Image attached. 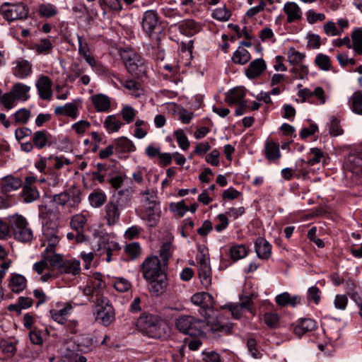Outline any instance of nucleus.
Wrapping results in <instances>:
<instances>
[{"mask_svg":"<svg viewBox=\"0 0 362 362\" xmlns=\"http://www.w3.org/2000/svg\"><path fill=\"white\" fill-rule=\"evenodd\" d=\"M114 144L115 151L118 153H130L136 150L133 142L125 136L115 139Z\"/></svg>","mask_w":362,"mask_h":362,"instance_id":"5701e85b","label":"nucleus"},{"mask_svg":"<svg viewBox=\"0 0 362 362\" xmlns=\"http://www.w3.org/2000/svg\"><path fill=\"white\" fill-rule=\"evenodd\" d=\"M316 65L324 71H328L331 66L329 57L324 54H318L315 59Z\"/></svg>","mask_w":362,"mask_h":362,"instance_id":"8fccbe9b","label":"nucleus"},{"mask_svg":"<svg viewBox=\"0 0 362 362\" xmlns=\"http://www.w3.org/2000/svg\"><path fill=\"white\" fill-rule=\"evenodd\" d=\"M211 16L217 21L226 22L230 19L231 12L226 6H223V7L215 8L211 13Z\"/></svg>","mask_w":362,"mask_h":362,"instance_id":"ea45409f","label":"nucleus"},{"mask_svg":"<svg viewBox=\"0 0 362 362\" xmlns=\"http://www.w3.org/2000/svg\"><path fill=\"white\" fill-rule=\"evenodd\" d=\"M57 115H63L76 119L78 115V110L76 104L70 103L63 106H57L54 109Z\"/></svg>","mask_w":362,"mask_h":362,"instance_id":"b1692460","label":"nucleus"},{"mask_svg":"<svg viewBox=\"0 0 362 362\" xmlns=\"http://www.w3.org/2000/svg\"><path fill=\"white\" fill-rule=\"evenodd\" d=\"M284 11L287 15V21L292 23L298 21L302 17L300 7L295 2H287L284 4Z\"/></svg>","mask_w":362,"mask_h":362,"instance_id":"6ab92c4d","label":"nucleus"},{"mask_svg":"<svg viewBox=\"0 0 362 362\" xmlns=\"http://www.w3.org/2000/svg\"><path fill=\"white\" fill-rule=\"evenodd\" d=\"M250 52L244 47L239 46L233 53L231 59L235 64L243 65L247 63L250 60Z\"/></svg>","mask_w":362,"mask_h":362,"instance_id":"c85d7f7f","label":"nucleus"},{"mask_svg":"<svg viewBox=\"0 0 362 362\" xmlns=\"http://www.w3.org/2000/svg\"><path fill=\"white\" fill-rule=\"evenodd\" d=\"M90 127V124L89 122L86 120H80L78 122H76L72 124L71 128L74 129L78 134H83L89 127Z\"/></svg>","mask_w":362,"mask_h":362,"instance_id":"774afa93","label":"nucleus"},{"mask_svg":"<svg viewBox=\"0 0 362 362\" xmlns=\"http://www.w3.org/2000/svg\"><path fill=\"white\" fill-rule=\"evenodd\" d=\"M86 222V217L81 214H78L74 215L71 218L70 224L74 230H75L76 232H80L83 230Z\"/></svg>","mask_w":362,"mask_h":362,"instance_id":"a19ab883","label":"nucleus"},{"mask_svg":"<svg viewBox=\"0 0 362 362\" xmlns=\"http://www.w3.org/2000/svg\"><path fill=\"white\" fill-rule=\"evenodd\" d=\"M49 165H52L55 169H60L64 165L70 164L69 160L62 156H53L48 157Z\"/></svg>","mask_w":362,"mask_h":362,"instance_id":"5fc2aeb1","label":"nucleus"},{"mask_svg":"<svg viewBox=\"0 0 362 362\" xmlns=\"http://www.w3.org/2000/svg\"><path fill=\"white\" fill-rule=\"evenodd\" d=\"M175 137L180 148L184 151H186L189 147V141L182 129H177L175 132Z\"/></svg>","mask_w":362,"mask_h":362,"instance_id":"37998d69","label":"nucleus"},{"mask_svg":"<svg viewBox=\"0 0 362 362\" xmlns=\"http://www.w3.org/2000/svg\"><path fill=\"white\" fill-rule=\"evenodd\" d=\"M247 253L248 250L244 245H234L230 248V257L234 261L245 257Z\"/></svg>","mask_w":362,"mask_h":362,"instance_id":"e433bc0d","label":"nucleus"},{"mask_svg":"<svg viewBox=\"0 0 362 362\" xmlns=\"http://www.w3.org/2000/svg\"><path fill=\"white\" fill-rule=\"evenodd\" d=\"M80 261L75 259H64L59 265V272L61 274H71L73 276L78 275L81 272Z\"/></svg>","mask_w":362,"mask_h":362,"instance_id":"dca6fc26","label":"nucleus"},{"mask_svg":"<svg viewBox=\"0 0 362 362\" xmlns=\"http://www.w3.org/2000/svg\"><path fill=\"white\" fill-rule=\"evenodd\" d=\"M90 100L97 112H107L111 107L110 98L105 94L99 93L90 97Z\"/></svg>","mask_w":362,"mask_h":362,"instance_id":"2eb2a0df","label":"nucleus"},{"mask_svg":"<svg viewBox=\"0 0 362 362\" xmlns=\"http://www.w3.org/2000/svg\"><path fill=\"white\" fill-rule=\"evenodd\" d=\"M169 208L171 211L176 213L180 217H182L188 211V206L185 204L184 200L177 203H171Z\"/></svg>","mask_w":362,"mask_h":362,"instance_id":"864d4df0","label":"nucleus"},{"mask_svg":"<svg viewBox=\"0 0 362 362\" xmlns=\"http://www.w3.org/2000/svg\"><path fill=\"white\" fill-rule=\"evenodd\" d=\"M158 23V17L156 11L153 10L146 11L142 18V28L144 30L151 35Z\"/></svg>","mask_w":362,"mask_h":362,"instance_id":"9b49d317","label":"nucleus"},{"mask_svg":"<svg viewBox=\"0 0 362 362\" xmlns=\"http://www.w3.org/2000/svg\"><path fill=\"white\" fill-rule=\"evenodd\" d=\"M247 346L249 352L254 358H260L262 354L259 349L257 341L255 339H249L247 341Z\"/></svg>","mask_w":362,"mask_h":362,"instance_id":"13d9d810","label":"nucleus"},{"mask_svg":"<svg viewBox=\"0 0 362 362\" xmlns=\"http://www.w3.org/2000/svg\"><path fill=\"white\" fill-rule=\"evenodd\" d=\"M107 197L103 191L93 192L88 196L90 204L95 208L100 207L106 201Z\"/></svg>","mask_w":362,"mask_h":362,"instance_id":"4c0bfd02","label":"nucleus"},{"mask_svg":"<svg viewBox=\"0 0 362 362\" xmlns=\"http://www.w3.org/2000/svg\"><path fill=\"white\" fill-rule=\"evenodd\" d=\"M267 65L262 59H256L252 61L245 70V75L250 79L259 76L266 69Z\"/></svg>","mask_w":362,"mask_h":362,"instance_id":"ddd939ff","label":"nucleus"},{"mask_svg":"<svg viewBox=\"0 0 362 362\" xmlns=\"http://www.w3.org/2000/svg\"><path fill=\"white\" fill-rule=\"evenodd\" d=\"M0 13L5 21L12 22L26 19L29 15V9L22 3L4 2L0 7Z\"/></svg>","mask_w":362,"mask_h":362,"instance_id":"423d86ee","label":"nucleus"},{"mask_svg":"<svg viewBox=\"0 0 362 362\" xmlns=\"http://www.w3.org/2000/svg\"><path fill=\"white\" fill-rule=\"evenodd\" d=\"M199 276L202 284L208 288L211 284V267H204L198 268Z\"/></svg>","mask_w":362,"mask_h":362,"instance_id":"58836bf2","label":"nucleus"},{"mask_svg":"<svg viewBox=\"0 0 362 362\" xmlns=\"http://www.w3.org/2000/svg\"><path fill=\"white\" fill-rule=\"evenodd\" d=\"M143 207L141 218L147 221L149 226H156L161 214L159 202L144 205Z\"/></svg>","mask_w":362,"mask_h":362,"instance_id":"1a4fd4ad","label":"nucleus"},{"mask_svg":"<svg viewBox=\"0 0 362 362\" xmlns=\"http://www.w3.org/2000/svg\"><path fill=\"white\" fill-rule=\"evenodd\" d=\"M257 255L262 259H268L272 255V245L264 238L258 237L255 242Z\"/></svg>","mask_w":362,"mask_h":362,"instance_id":"4468645a","label":"nucleus"},{"mask_svg":"<svg viewBox=\"0 0 362 362\" xmlns=\"http://www.w3.org/2000/svg\"><path fill=\"white\" fill-rule=\"evenodd\" d=\"M30 90V86L21 83H15L11 89L16 99L22 100H27L29 98Z\"/></svg>","mask_w":362,"mask_h":362,"instance_id":"2f4dec72","label":"nucleus"},{"mask_svg":"<svg viewBox=\"0 0 362 362\" xmlns=\"http://www.w3.org/2000/svg\"><path fill=\"white\" fill-rule=\"evenodd\" d=\"M53 49V42L48 38L41 39L38 43L34 45L33 49L38 54H48Z\"/></svg>","mask_w":362,"mask_h":362,"instance_id":"473e14b6","label":"nucleus"},{"mask_svg":"<svg viewBox=\"0 0 362 362\" xmlns=\"http://www.w3.org/2000/svg\"><path fill=\"white\" fill-rule=\"evenodd\" d=\"M120 56L128 71L137 77L146 74L148 66L144 59L132 49H123Z\"/></svg>","mask_w":362,"mask_h":362,"instance_id":"20e7f679","label":"nucleus"},{"mask_svg":"<svg viewBox=\"0 0 362 362\" xmlns=\"http://www.w3.org/2000/svg\"><path fill=\"white\" fill-rule=\"evenodd\" d=\"M337 59L342 67L354 66L356 64V60L354 58H349L346 53L338 54L337 55Z\"/></svg>","mask_w":362,"mask_h":362,"instance_id":"0e129e2a","label":"nucleus"},{"mask_svg":"<svg viewBox=\"0 0 362 362\" xmlns=\"http://www.w3.org/2000/svg\"><path fill=\"white\" fill-rule=\"evenodd\" d=\"M196 261L198 268L210 266V261L208 252L203 248L199 249V253L197 255Z\"/></svg>","mask_w":362,"mask_h":362,"instance_id":"4d7b16f0","label":"nucleus"},{"mask_svg":"<svg viewBox=\"0 0 362 362\" xmlns=\"http://www.w3.org/2000/svg\"><path fill=\"white\" fill-rule=\"evenodd\" d=\"M1 100V103L6 109L10 110L12 109L15 103L17 100L16 96L14 95V93L12 92L6 93L3 95V98Z\"/></svg>","mask_w":362,"mask_h":362,"instance_id":"bf43d9fd","label":"nucleus"},{"mask_svg":"<svg viewBox=\"0 0 362 362\" xmlns=\"http://www.w3.org/2000/svg\"><path fill=\"white\" fill-rule=\"evenodd\" d=\"M124 87L127 90L132 91V94L138 96L139 93H136L137 91L141 89V84L135 80H126L122 83Z\"/></svg>","mask_w":362,"mask_h":362,"instance_id":"69168bd1","label":"nucleus"},{"mask_svg":"<svg viewBox=\"0 0 362 362\" xmlns=\"http://www.w3.org/2000/svg\"><path fill=\"white\" fill-rule=\"evenodd\" d=\"M122 119L126 122L127 124H129L134 121L137 111L131 106L124 105L120 112Z\"/></svg>","mask_w":362,"mask_h":362,"instance_id":"a18cd8bd","label":"nucleus"},{"mask_svg":"<svg viewBox=\"0 0 362 362\" xmlns=\"http://www.w3.org/2000/svg\"><path fill=\"white\" fill-rule=\"evenodd\" d=\"M313 97L317 99L316 104L320 105L325 104L327 99L329 98L323 88L320 86L314 88L313 90Z\"/></svg>","mask_w":362,"mask_h":362,"instance_id":"6e6d98bb","label":"nucleus"},{"mask_svg":"<svg viewBox=\"0 0 362 362\" xmlns=\"http://www.w3.org/2000/svg\"><path fill=\"white\" fill-rule=\"evenodd\" d=\"M287 57L288 62L291 64H298L303 62L305 54L297 51L295 48L291 47L288 50Z\"/></svg>","mask_w":362,"mask_h":362,"instance_id":"c03bdc74","label":"nucleus"},{"mask_svg":"<svg viewBox=\"0 0 362 362\" xmlns=\"http://www.w3.org/2000/svg\"><path fill=\"white\" fill-rule=\"evenodd\" d=\"M175 325L180 332L192 337L202 336L207 331L229 334L232 329L231 325L223 322L221 317L204 321L192 315H181L175 320Z\"/></svg>","mask_w":362,"mask_h":362,"instance_id":"f257e3e1","label":"nucleus"},{"mask_svg":"<svg viewBox=\"0 0 362 362\" xmlns=\"http://www.w3.org/2000/svg\"><path fill=\"white\" fill-rule=\"evenodd\" d=\"M351 49L358 55H362V30L360 29L354 30L351 34Z\"/></svg>","mask_w":362,"mask_h":362,"instance_id":"72a5a7b5","label":"nucleus"},{"mask_svg":"<svg viewBox=\"0 0 362 362\" xmlns=\"http://www.w3.org/2000/svg\"><path fill=\"white\" fill-rule=\"evenodd\" d=\"M316 327L315 322L310 318L301 319L294 327L293 332L298 337H301L306 332H311Z\"/></svg>","mask_w":362,"mask_h":362,"instance_id":"412c9836","label":"nucleus"},{"mask_svg":"<svg viewBox=\"0 0 362 362\" xmlns=\"http://www.w3.org/2000/svg\"><path fill=\"white\" fill-rule=\"evenodd\" d=\"M72 309V305L70 303H67L59 310H51L49 311L50 316L53 320L63 325L66 321V318L70 315Z\"/></svg>","mask_w":362,"mask_h":362,"instance_id":"aec40b11","label":"nucleus"},{"mask_svg":"<svg viewBox=\"0 0 362 362\" xmlns=\"http://www.w3.org/2000/svg\"><path fill=\"white\" fill-rule=\"evenodd\" d=\"M9 222L16 239L21 242H29L33 239L32 230L28 227V222L23 216L14 215L10 217Z\"/></svg>","mask_w":362,"mask_h":362,"instance_id":"0eeeda50","label":"nucleus"},{"mask_svg":"<svg viewBox=\"0 0 362 362\" xmlns=\"http://www.w3.org/2000/svg\"><path fill=\"white\" fill-rule=\"evenodd\" d=\"M30 117V112L25 109L22 108L18 110L14 114L15 121L16 123L25 124L28 122Z\"/></svg>","mask_w":362,"mask_h":362,"instance_id":"e2e57ef3","label":"nucleus"},{"mask_svg":"<svg viewBox=\"0 0 362 362\" xmlns=\"http://www.w3.org/2000/svg\"><path fill=\"white\" fill-rule=\"evenodd\" d=\"M26 285L27 281L23 276L21 274H13L8 286L13 293H18L26 288Z\"/></svg>","mask_w":362,"mask_h":362,"instance_id":"a878e982","label":"nucleus"},{"mask_svg":"<svg viewBox=\"0 0 362 362\" xmlns=\"http://www.w3.org/2000/svg\"><path fill=\"white\" fill-rule=\"evenodd\" d=\"M107 170L108 166L106 164H97V170L93 172V179L98 180L100 183H103Z\"/></svg>","mask_w":362,"mask_h":362,"instance_id":"603ef678","label":"nucleus"},{"mask_svg":"<svg viewBox=\"0 0 362 362\" xmlns=\"http://www.w3.org/2000/svg\"><path fill=\"white\" fill-rule=\"evenodd\" d=\"M47 139V133L45 131H37L33 135V142L35 146L41 149L46 146Z\"/></svg>","mask_w":362,"mask_h":362,"instance_id":"79ce46f5","label":"nucleus"},{"mask_svg":"<svg viewBox=\"0 0 362 362\" xmlns=\"http://www.w3.org/2000/svg\"><path fill=\"white\" fill-rule=\"evenodd\" d=\"M125 192H127V189L119 190L105 205L103 213L107 226H112L117 224L119 221L121 211L127 206L128 199L123 197Z\"/></svg>","mask_w":362,"mask_h":362,"instance_id":"7ed1b4c3","label":"nucleus"},{"mask_svg":"<svg viewBox=\"0 0 362 362\" xmlns=\"http://www.w3.org/2000/svg\"><path fill=\"white\" fill-rule=\"evenodd\" d=\"M346 167L355 174H362V153L349 155L346 161Z\"/></svg>","mask_w":362,"mask_h":362,"instance_id":"4be33fe9","label":"nucleus"},{"mask_svg":"<svg viewBox=\"0 0 362 362\" xmlns=\"http://www.w3.org/2000/svg\"><path fill=\"white\" fill-rule=\"evenodd\" d=\"M264 322L271 329H276L279 325V318L276 313H267L264 315Z\"/></svg>","mask_w":362,"mask_h":362,"instance_id":"3c124183","label":"nucleus"},{"mask_svg":"<svg viewBox=\"0 0 362 362\" xmlns=\"http://www.w3.org/2000/svg\"><path fill=\"white\" fill-rule=\"evenodd\" d=\"M42 257H44L47 262H49L52 267H55L59 269V265L64 261L62 256L53 252L51 253H42Z\"/></svg>","mask_w":362,"mask_h":362,"instance_id":"49530a36","label":"nucleus"},{"mask_svg":"<svg viewBox=\"0 0 362 362\" xmlns=\"http://www.w3.org/2000/svg\"><path fill=\"white\" fill-rule=\"evenodd\" d=\"M349 102L351 111L356 115H362V92H354Z\"/></svg>","mask_w":362,"mask_h":362,"instance_id":"7c9ffc66","label":"nucleus"},{"mask_svg":"<svg viewBox=\"0 0 362 362\" xmlns=\"http://www.w3.org/2000/svg\"><path fill=\"white\" fill-rule=\"evenodd\" d=\"M52 81L47 76H40L36 82V87L40 97L46 100L51 99L52 96Z\"/></svg>","mask_w":362,"mask_h":362,"instance_id":"9d476101","label":"nucleus"},{"mask_svg":"<svg viewBox=\"0 0 362 362\" xmlns=\"http://www.w3.org/2000/svg\"><path fill=\"white\" fill-rule=\"evenodd\" d=\"M96 306V320L104 326L110 325L115 320V310L107 298L93 300Z\"/></svg>","mask_w":362,"mask_h":362,"instance_id":"6e6552de","label":"nucleus"},{"mask_svg":"<svg viewBox=\"0 0 362 362\" xmlns=\"http://www.w3.org/2000/svg\"><path fill=\"white\" fill-rule=\"evenodd\" d=\"M90 284L93 286L94 291H95V300H98L100 298H106L103 296V288L105 286V284L102 280V276L100 274H95L90 279L88 280Z\"/></svg>","mask_w":362,"mask_h":362,"instance_id":"cd10ccee","label":"nucleus"},{"mask_svg":"<svg viewBox=\"0 0 362 362\" xmlns=\"http://www.w3.org/2000/svg\"><path fill=\"white\" fill-rule=\"evenodd\" d=\"M38 12L41 17L49 18L57 15L58 10L54 5L47 3L39 6Z\"/></svg>","mask_w":362,"mask_h":362,"instance_id":"c9c22d12","label":"nucleus"},{"mask_svg":"<svg viewBox=\"0 0 362 362\" xmlns=\"http://www.w3.org/2000/svg\"><path fill=\"white\" fill-rule=\"evenodd\" d=\"M124 251L132 258H136L141 253V247L138 243H132L124 247Z\"/></svg>","mask_w":362,"mask_h":362,"instance_id":"680f3d73","label":"nucleus"},{"mask_svg":"<svg viewBox=\"0 0 362 362\" xmlns=\"http://www.w3.org/2000/svg\"><path fill=\"white\" fill-rule=\"evenodd\" d=\"M161 326L160 319L151 314H143L136 322L137 328L152 338H160L162 336Z\"/></svg>","mask_w":362,"mask_h":362,"instance_id":"39448f33","label":"nucleus"},{"mask_svg":"<svg viewBox=\"0 0 362 362\" xmlns=\"http://www.w3.org/2000/svg\"><path fill=\"white\" fill-rule=\"evenodd\" d=\"M307 21L309 23L313 24L317 21H322L325 19V16L322 13H316L313 10H309L306 13Z\"/></svg>","mask_w":362,"mask_h":362,"instance_id":"338daca9","label":"nucleus"},{"mask_svg":"<svg viewBox=\"0 0 362 362\" xmlns=\"http://www.w3.org/2000/svg\"><path fill=\"white\" fill-rule=\"evenodd\" d=\"M46 242L47 245L44 251L45 253L53 252L56 246L58 245L59 239L57 235L52 234L49 236L45 235Z\"/></svg>","mask_w":362,"mask_h":362,"instance_id":"052dcab7","label":"nucleus"},{"mask_svg":"<svg viewBox=\"0 0 362 362\" xmlns=\"http://www.w3.org/2000/svg\"><path fill=\"white\" fill-rule=\"evenodd\" d=\"M245 89L243 87L235 88L226 93V101L229 104H236L244 101Z\"/></svg>","mask_w":362,"mask_h":362,"instance_id":"393cba45","label":"nucleus"},{"mask_svg":"<svg viewBox=\"0 0 362 362\" xmlns=\"http://www.w3.org/2000/svg\"><path fill=\"white\" fill-rule=\"evenodd\" d=\"M166 267L156 256L147 257L141 265L143 277L149 284V291L156 296L163 294L167 289Z\"/></svg>","mask_w":362,"mask_h":362,"instance_id":"f03ea898","label":"nucleus"},{"mask_svg":"<svg viewBox=\"0 0 362 362\" xmlns=\"http://www.w3.org/2000/svg\"><path fill=\"white\" fill-rule=\"evenodd\" d=\"M22 196L26 203H31L40 198V192L35 187L30 185H24Z\"/></svg>","mask_w":362,"mask_h":362,"instance_id":"c756f323","label":"nucleus"},{"mask_svg":"<svg viewBox=\"0 0 362 362\" xmlns=\"http://www.w3.org/2000/svg\"><path fill=\"white\" fill-rule=\"evenodd\" d=\"M104 127L109 134L117 132L122 126V122L115 115H108L103 123Z\"/></svg>","mask_w":362,"mask_h":362,"instance_id":"bb28decb","label":"nucleus"},{"mask_svg":"<svg viewBox=\"0 0 362 362\" xmlns=\"http://www.w3.org/2000/svg\"><path fill=\"white\" fill-rule=\"evenodd\" d=\"M13 74L18 78H25L32 73V64L25 59H18L14 63Z\"/></svg>","mask_w":362,"mask_h":362,"instance_id":"f8f14e48","label":"nucleus"},{"mask_svg":"<svg viewBox=\"0 0 362 362\" xmlns=\"http://www.w3.org/2000/svg\"><path fill=\"white\" fill-rule=\"evenodd\" d=\"M172 255V245L170 242L163 243L160 250V256L162 258L161 262L164 266H167L168 259Z\"/></svg>","mask_w":362,"mask_h":362,"instance_id":"09e8293b","label":"nucleus"},{"mask_svg":"<svg viewBox=\"0 0 362 362\" xmlns=\"http://www.w3.org/2000/svg\"><path fill=\"white\" fill-rule=\"evenodd\" d=\"M266 158L269 160H274L281 157L279 145L273 141H269L265 146Z\"/></svg>","mask_w":362,"mask_h":362,"instance_id":"f704fd0d","label":"nucleus"},{"mask_svg":"<svg viewBox=\"0 0 362 362\" xmlns=\"http://www.w3.org/2000/svg\"><path fill=\"white\" fill-rule=\"evenodd\" d=\"M113 286L119 292H126L131 288L132 284L127 279L117 277L114 280Z\"/></svg>","mask_w":362,"mask_h":362,"instance_id":"de8ad7c7","label":"nucleus"},{"mask_svg":"<svg viewBox=\"0 0 362 362\" xmlns=\"http://www.w3.org/2000/svg\"><path fill=\"white\" fill-rule=\"evenodd\" d=\"M193 304L202 307L204 309H209L214 305V298L208 293H197L191 298Z\"/></svg>","mask_w":362,"mask_h":362,"instance_id":"a211bd4d","label":"nucleus"},{"mask_svg":"<svg viewBox=\"0 0 362 362\" xmlns=\"http://www.w3.org/2000/svg\"><path fill=\"white\" fill-rule=\"evenodd\" d=\"M22 185V181L13 176L4 177L1 182V190L4 194H8L18 189Z\"/></svg>","mask_w":362,"mask_h":362,"instance_id":"f3484780","label":"nucleus"}]
</instances>
